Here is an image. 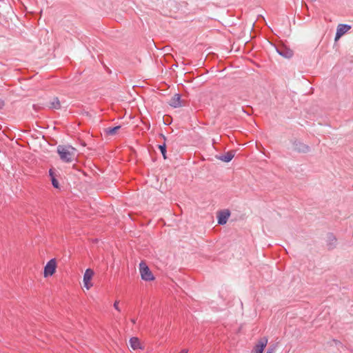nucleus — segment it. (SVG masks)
<instances>
[{"instance_id":"1","label":"nucleus","mask_w":353,"mask_h":353,"mask_svg":"<svg viewBox=\"0 0 353 353\" xmlns=\"http://www.w3.org/2000/svg\"><path fill=\"white\" fill-rule=\"evenodd\" d=\"M76 149L71 145H59L57 152L61 159L65 162H72L76 157Z\"/></svg>"},{"instance_id":"2","label":"nucleus","mask_w":353,"mask_h":353,"mask_svg":"<svg viewBox=\"0 0 353 353\" xmlns=\"http://www.w3.org/2000/svg\"><path fill=\"white\" fill-rule=\"evenodd\" d=\"M139 272L141 277L145 281H151L154 280V276L150 268L144 261H141L139 263Z\"/></svg>"},{"instance_id":"3","label":"nucleus","mask_w":353,"mask_h":353,"mask_svg":"<svg viewBox=\"0 0 353 353\" xmlns=\"http://www.w3.org/2000/svg\"><path fill=\"white\" fill-rule=\"evenodd\" d=\"M94 274V271L90 268L87 269L84 272L83 279V286L88 290H90L93 286V283H92V279Z\"/></svg>"},{"instance_id":"4","label":"nucleus","mask_w":353,"mask_h":353,"mask_svg":"<svg viewBox=\"0 0 353 353\" xmlns=\"http://www.w3.org/2000/svg\"><path fill=\"white\" fill-rule=\"evenodd\" d=\"M276 51L284 58L289 59L293 56V50L287 46H275Z\"/></svg>"},{"instance_id":"5","label":"nucleus","mask_w":353,"mask_h":353,"mask_svg":"<svg viewBox=\"0 0 353 353\" xmlns=\"http://www.w3.org/2000/svg\"><path fill=\"white\" fill-rule=\"evenodd\" d=\"M57 263L55 259L50 260L44 268L43 276L48 277L52 276L56 270Z\"/></svg>"},{"instance_id":"6","label":"nucleus","mask_w":353,"mask_h":353,"mask_svg":"<svg viewBox=\"0 0 353 353\" xmlns=\"http://www.w3.org/2000/svg\"><path fill=\"white\" fill-rule=\"evenodd\" d=\"M351 29V26L347 24H339L337 26L335 36V41H337L343 35Z\"/></svg>"},{"instance_id":"7","label":"nucleus","mask_w":353,"mask_h":353,"mask_svg":"<svg viewBox=\"0 0 353 353\" xmlns=\"http://www.w3.org/2000/svg\"><path fill=\"white\" fill-rule=\"evenodd\" d=\"M268 344V339L263 338L258 341L257 343L255 345L253 352L254 353H263L265 347Z\"/></svg>"},{"instance_id":"8","label":"nucleus","mask_w":353,"mask_h":353,"mask_svg":"<svg viewBox=\"0 0 353 353\" xmlns=\"http://www.w3.org/2000/svg\"><path fill=\"white\" fill-rule=\"evenodd\" d=\"M230 215L228 210L221 211L218 214V223L220 225H224L227 223L228 219Z\"/></svg>"},{"instance_id":"9","label":"nucleus","mask_w":353,"mask_h":353,"mask_svg":"<svg viewBox=\"0 0 353 353\" xmlns=\"http://www.w3.org/2000/svg\"><path fill=\"white\" fill-rule=\"evenodd\" d=\"M294 150L299 152H307L309 151V146L301 142H295L294 143Z\"/></svg>"},{"instance_id":"10","label":"nucleus","mask_w":353,"mask_h":353,"mask_svg":"<svg viewBox=\"0 0 353 353\" xmlns=\"http://www.w3.org/2000/svg\"><path fill=\"white\" fill-rule=\"evenodd\" d=\"M129 343L130 347L134 350L143 348L139 339L137 337H132Z\"/></svg>"},{"instance_id":"11","label":"nucleus","mask_w":353,"mask_h":353,"mask_svg":"<svg viewBox=\"0 0 353 353\" xmlns=\"http://www.w3.org/2000/svg\"><path fill=\"white\" fill-rule=\"evenodd\" d=\"M169 104L174 108L179 107L181 105L180 96L179 94L174 95L170 100Z\"/></svg>"},{"instance_id":"12","label":"nucleus","mask_w":353,"mask_h":353,"mask_svg":"<svg viewBox=\"0 0 353 353\" xmlns=\"http://www.w3.org/2000/svg\"><path fill=\"white\" fill-rule=\"evenodd\" d=\"M234 157V153L232 151L228 152L226 154L221 156L219 157V159L224 162H229Z\"/></svg>"},{"instance_id":"13","label":"nucleus","mask_w":353,"mask_h":353,"mask_svg":"<svg viewBox=\"0 0 353 353\" xmlns=\"http://www.w3.org/2000/svg\"><path fill=\"white\" fill-rule=\"evenodd\" d=\"M49 107L53 109H59L61 108V103L57 97H54L49 103Z\"/></svg>"},{"instance_id":"14","label":"nucleus","mask_w":353,"mask_h":353,"mask_svg":"<svg viewBox=\"0 0 353 353\" xmlns=\"http://www.w3.org/2000/svg\"><path fill=\"white\" fill-rule=\"evenodd\" d=\"M120 128V125L115 126L114 128H108L104 130V132L108 136H113L117 133Z\"/></svg>"},{"instance_id":"15","label":"nucleus","mask_w":353,"mask_h":353,"mask_svg":"<svg viewBox=\"0 0 353 353\" xmlns=\"http://www.w3.org/2000/svg\"><path fill=\"white\" fill-rule=\"evenodd\" d=\"M49 174H50L52 183V185L54 186V188H59V183L58 181L57 180V179L55 178V175L52 169L50 170Z\"/></svg>"},{"instance_id":"16","label":"nucleus","mask_w":353,"mask_h":353,"mask_svg":"<svg viewBox=\"0 0 353 353\" xmlns=\"http://www.w3.org/2000/svg\"><path fill=\"white\" fill-rule=\"evenodd\" d=\"M159 148L161 150V154H162V155L163 157V159H166V147H165V145L163 144L162 145H159Z\"/></svg>"},{"instance_id":"17","label":"nucleus","mask_w":353,"mask_h":353,"mask_svg":"<svg viewBox=\"0 0 353 353\" xmlns=\"http://www.w3.org/2000/svg\"><path fill=\"white\" fill-rule=\"evenodd\" d=\"M114 307L118 311V312H120L121 310L119 307V301H116L114 303Z\"/></svg>"},{"instance_id":"18","label":"nucleus","mask_w":353,"mask_h":353,"mask_svg":"<svg viewBox=\"0 0 353 353\" xmlns=\"http://www.w3.org/2000/svg\"><path fill=\"white\" fill-rule=\"evenodd\" d=\"M40 34H41V36H43V35H46H46H48V32L46 30H42L40 31Z\"/></svg>"},{"instance_id":"19","label":"nucleus","mask_w":353,"mask_h":353,"mask_svg":"<svg viewBox=\"0 0 353 353\" xmlns=\"http://www.w3.org/2000/svg\"><path fill=\"white\" fill-rule=\"evenodd\" d=\"M266 353H274V350L273 349H269Z\"/></svg>"},{"instance_id":"20","label":"nucleus","mask_w":353,"mask_h":353,"mask_svg":"<svg viewBox=\"0 0 353 353\" xmlns=\"http://www.w3.org/2000/svg\"><path fill=\"white\" fill-rule=\"evenodd\" d=\"M179 353H188V350L183 349Z\"/></svg>"},{"instance_id":"21","label":"nucleus","mask_w":353,"mask_h":353,"mask_svg":"<svg viewBox=\"0 0 353 353\" xmlns=\"http://www.w3.org/2000/svg\"><path fill=\"white\" fill-rule=\"evenodd\" d=\"M236 52H239L240 51V48L239 46L236 47V48L234 50Z\"/></svg>"},{"instance_id":"22","label":"nucleus","mask_w":353,"mask_h":353,"mask_svg":"<svg viewBox=\"0 0 353 353\" xmlns=\"http://www.w3.org/2000/svg\"><path fill=\"white\" fill-rule=\"evenodd\" d=\"M135 322H136V321H135V320H134V319H132V323H134H134H135Z\"/></svg>"},{"instance_id":"23","label":"nucleus","mask_w":353,"mask_h":353,"mask_svg":"<svg viewBox=\"0 0 353 353\" xmlns=\"http://www.w3.org/2000/svg\"><path fill=\"white\" fill-rule=\"evenodd\" d=\"M2 106H3V103H0V109H1Z\"/></svg>"},{"instance_id":"24","label":"nucleus","mask_w":353,"mask_h":353,"mask_svg":"<svg viewBox=\"0 0 353 353\" xmlns=\"http://www.w3.org/2000/svg\"><path fill=\"white\" fill-rule=\"evenodd\" d=\"M268 41L270 45L274 44L272 42H270V41Z\"/></svg>"},{"instance_id":"25","label":"nucleus","mask_w":353,"mask_h":353,"mask_svg":"<svg viewBox=\"0 0 353 353\" xmlns=\"http://www.w3.org/2000/svg\"><path fill=\"white\" fill-rule=\"evenodd\" d=\"M248 42H249L248 41H246L244 43V44H245V45H247V44L248 43Z\"/></svg>"},{"instance_id":"26","label":"nucleus","mask_w":353,"mask_h":353,"mask_svg":"<svg viewBox=\"0 0 353 353\" xmlns=\"http://www.w3.org/2000/svg\"><path fill=\"white\" fill-rule=\"evenodd\" d=\"M152 43H154V45H156V43L154 41L152 40Z\"/></svg>"},{"instance_id":"27","label":"nucleus","mask_w":353,"mask_h":353,"mask_svg":"<svg viewBox=\"0 0 353 353\" xmlns=\"http://www.w3.org/2000/svg\"><path fill=\"white\" fill-rule=\"evenodd\" d=\"M152 43H154V45H156V43L154 41L152 40Z\"/></svg>"},{"instance_id":"28","label":"nucleus","mask_w":353,"mask_h":353,"mask_svg":"<svg viewBox=\"0 0 353 353\" xmlns=\"http://www.w3.org/2000/svg\"><path fill=\"white\" fill-rule=\"evenodd\" d=\"M152 43H154V45H156V43L154 41L152 40Z\"/></svg>"}]
</instances>
